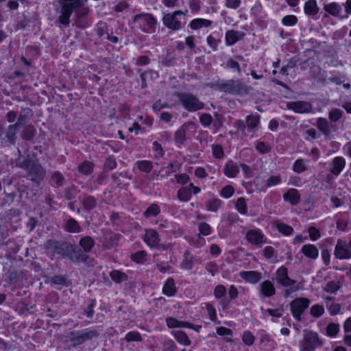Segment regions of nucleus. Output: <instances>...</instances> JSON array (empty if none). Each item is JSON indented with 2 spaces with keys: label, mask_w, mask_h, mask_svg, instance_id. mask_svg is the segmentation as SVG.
I'll list each match as a JSON object with an SVG mask.
<instances>
[{
  "label": "nucleus",
  "mask_w": 351,
  "mask_h": 351,
  "mask_svg": "<svg viewBox=\"0 0 351 351\" xmlns=\"http://www.w3.org/2000/svg\"><path fill=\"white\" fill-rule=\"evenodd\" d=\"M325 10L330 14L337 16L341 9L340 6L335 3H332L325 5Z\"/></svg>",
  "instance_id": "35"
},
{
  "label": "nucleus",
  "mask_w": 351,
  "mask_h": 351,
  "mask_svg": "<svg viewBox=\"0 0 351 351\" xmlns=\"http://www.w3.org/2000/svg\"><path fill=\"white\" fill-rule=\"evenodd\" d=\"M35 133L36 130L34 126L29 125L23 129L21 134V137L25 140L30 141L34 138Z\"/></svg>",
  "instance_id": "26"
},
{
  "label": "nucleus",
  "mask_w": 351,
  "mask_h": 351,
  "mask_svg": "<svg viewBox=\"0 0 351 351\" xmlns=\"http://www.w3.org/2000/svg\"><path fill=\"white\" fill-rule=\"evenodd\" d=\"M302 252L307 257L315 259L318 256L319 251L313 245H304L302 248Z\"/></svg>",
  "instance_id": "18"
},
{
  "label": "nucleus",
  "mask_w": 351,
  "mask_h": 351,
  "mask_svg": "<svg viewBox=\"0 0 351 351\" xmlns=\"http://www.w3.org/2000/svg\"><path fill=\"white\" fill-rule=\"evenodd\" d=\"M335 255L337 258H350L351 257L350 251L345 247L343 242L339 240L335 247Z\"/></svg>",
  "instance_id": "11"
},
{
  "label": "nucleus",
  "mask_w": 351,
  "mask_h": 351,
  "mask_svg": "<svg viewBox=\"0 0 351 351\" xmlns=\"http://www.w3.org/2000/svg\"><path fill=\"white\" fill-rule=\"evenodd\" d=\"M145 241L150 247H156L158 245L159 237L157 232L153 229L147 230L145 236Z\"/></svg>",
  "instance_id": "12"
},
{
  "label": "nucleus",
  "mask_w": 351,
  "mask_h": 351,
  "mask_svg": "<svg viewBox=\"0 0 351 351\" xmlns=\"http://www.w3.org/2000/svg\"><path fill=\"white\" fill-rule=\"evenodd\" d=\"M234 193V188L228 185L225 186L221 191V195L225 197H230Z\"/></svg>",
  "instance_id": "57"
},
{
  "label": "nucleus",
  "mask_w": 351,
  "mask_h": 351,
  "mask_svg": "<svg viewBox=\"0 0 351 351\" xmlns=\"http://www.w3.org/2000/svg\"><path fill=\"white\" fill-rule=\"evenodd\" d=\"M82 5V3L80 0H73L70 3H63L61 8V15L58 18L60 23L65 25H69V18L73 10Z\"/></svg>",
  "instance_id": "4"
},
{
  "label": "nucleus",
  "mask_w": 351,
  "mask_h": 351,
  "mask_svg": "<svg viewBox=\"0 0 351 351\" xmlns=\"http://www.w3.org/2000/svg\"><path fill=\"white\" fill-rule=\"evenodd\" d=\"M163 293L167 295H173L176 291L174 280L171 278H169L165 282L163 289Z\"/></svg>",
  "instance_id": "23"
},
{
  "label": "nucleus",
  "mask_w": 351,
  "mask_h": 351,
  "mask_svg": "<svg viewBox=\"0 0 351 351\" xmlns=\"http://www.w3.org/2000/svg\"><path fill=\"white\" fill-rule=\"evenodd\" d=\"M199 230L201 234L204 235H208L210 232V228L208 224L206 223H202L199 224Z\"/></svg>",
  "instance_id": "64"
},
{
  "label": "nucleus",
  "mask_w": 351,
  "mask_h": 351,
  "mask_svg": "<svg viewBox=\"0 0 351 351\" xmlns=\"http://www.w3.org/2000/svg\"><path fill=\"white\" fill-rule=\"evenodd\" d=\"M221 206V201L219 199H213L208 202L206 204L207 209L210 211L215 212Z\"/></svg>",
  "instance_id": "44"
},
{
  "label": "nucleus",
  "mask_w": 351,
  "mask_h": 351,
  "mask_svg": "<svg viewBox=\"0 0 351 351\" xmlns=\"http://www.w3.org/2000/svg\"><path fill=\"white\" fill-rule=\"evenodd\" d=\"M178 197L180 200L186 202L191 197V190L188 187H183L179 190Z\"/></svg>",
  "instance_id": "33"
},
{
  "label": "nucleus",
  "mask_w": 351,
  "mask_h": 351,
  "mask_svg": "<svg viewBox=\"0 0 351 351\" xmlns=\"http://www.w3.org/2000/svg\"><path fill=\"white\" fill-rule=\"evenodd\" d=\"M317 125L318 129L326 135H328L330 134V128H332V125H330L328 121L324 118H319L317 119Z\"/></svg>",
  "instance_id": "25"
},
{
  "label": "nucleus",
  "mask_w": 351,
  "mask_h": 351,
  "mask_svg": "<svg viewBox=\"0 0 351 351\" xmlns=\"http://www.w3.org/2000/svg\"><path fill=\"white\" fill-rule=\"evenodd\" d=\"M24 112V114H20L17 121L16 122V124H17L20 127L26 121L27 118L31 115V110L29 108L25 109Z\"/></svg>",
  "instance_id": "46"
},
{
  "label": "nucleus",
  "mask_w": 351,
  "mask_h": 351,
  "mask_svg": "<svg viewBox=\"0 0 351 351\" xmlns=\"http://www.w3.org/2000/svg\"><path fill=\"white\" fill-rule=\"evenodd\" d=\"M193 257L189 253H185L184 259L182 261V267L186 270H191L193 265Z\"/></svg>",
  "instance_id": "34"
},
{
  "label": "nucleus",
  "mask_w": 351,
  "mask_h": 351,
  "mask_svg": "<svg viewBox=\"0 0 351 351\" xmlns=\"http://www.w3.org/2000/svg\"><path fill=\"white\" fill-rule=\"evenodd\" d=\"M66 229L67 231L76 232L79 231L80 227L75 220L71 219L66 223Z\"/></svg>",
  "instance_id": "39"
},
{
  "label": "nucleus",
  "mask_w": 351,
  "mask_h": 351,
  "mask_svg": "<svg viewBox=\"0 0 351 351\" xmlns=\"http://www.w3.org/2000/svg\"><path fill=\"white\" fill-rule=\"evenodd\" d=\"M186 132L183 128L178 130L175 134V140L178 143H183L185 141Z\"/></svg>",
  "instance_id": "52"
},
{
  "label": "nucleus",
  "mask_w": 351,
  "mask_h": 351,
  "mask_svg": "<svg viewBox=\"0 0 351 351\" xmlns=\"http://www.w3.org/2000/svg\"><path fill=\"white\" fill-rule=\"evenodd\" d=\"M322 345L317 333L312 331L307 332L304 340L301 343L302 351H314L317 346Z\"/></svg>",
  "instance_id": "6"
},
{
  "label": "nucleus",
  "mask_w": 351,
  "mask_h": 351,
  "mask_svg": "<svg viewBox=\"0 0 351 351\" xmlns=\"http://www.w3.org/2000/svg\"><path fill=\"white\" fill-rule=\"evenodd\" d=\"M213 154L217 158H221L223 156V149L221 145H215L213 147Z\"/></svg>",
  "instance_id": "59"
},
{
  "label": "nucleus",
  "mask_w": 351,
  "mask_h": 351,
  "mask_svg": "<svg viewBox=\"0 0 351 351\" xmlns=\"http://www.w3.org/2000/svg\"><path fill=\"white\" fill-rule=\"evenodd\" d=\"M20 128L21 127L16 123L8 126V129L5 131V138L8 142H10L12 144H14L15 143V140L16 138V134Z\"/></svg>",
  "instance_id": "16"
},
{
  "label": "nucleus",
  "mask_w": 351,
  "mask_h": 351,
  "mask_svg": "<svg viewBox=\"0 0 351 351\" xmlns=\"http://www.w3.org/2000/svg\"><path fill=\"white\" fill-rule=\"evenodd\" d=\"M324 312V307L318 304L313 306L311 308V314L315 317H320Z\"/></svg>",
  "instance_id": "42"
},
{
  "label": "nucleus",
  "mask_w": 351,
  "mask_h": 351,
  "mask_svg": "<svg viewBox=\"0 0 351 351\" xmlns=\"http://www.w3.org/2000/svg\"><path fill=\"white\" fill-rule=\"evenodd\" d=\"M180 98L182 104L189 111L197 110L204 107L203 103L192 95L182 94Z\"/></svg>",
  "instance_id": "8"
},
{
  "label": "nucleus",
  "mask_w": 351,
  "mask_h": 351,
  "mask_svg": "<svg viewBox=\"0 0 351 351\" xmlns=\"http://www.w3.org/2000/svg\"><path fill=\"white\" fill-rule=\"evenodd\" d=\"M83 204L86 209H92L96 206V200L93 197H88L83 201Z\"/></svg>",
  "instance_id": "51"
},
{
  "label": "nucleus",
  "mask_w": 351,
  "mask_h": 351,
  "mask_svg": "<svg viewBox=\"0 0 351 351\" xmlns=\"http://www.w3.org/2000/svg\"><path fill=\"white\" fill-rule=\"evenodd\" d=\"M226 292V289L223 285H218L215 289V296L220 298L225 295Z\"/></svg>",
  "instance_id": "56"
},
{
  "label": "nucleus",
  "mask_w": 351,
  "mask_h": 351,
  "mask_svg": "<svg viewBox=\"0 0 351 351\" xmlns=\"http://www.w3.org/2000/svg\"><path fill=\"white\" fill-rule=\"evenodd\" d=\"M239 170L238 166L232 161H229L226 164L224 169V173L226 176L231 178H234L239 173Z\"/></svg>",
  "instance_id": "21"
},
{
  "label": "nucleus",
  "mask_w": 351,
  "mask_h": 351,
  "mask_svg": "<svg viewBox=\"0 0 351 351\" xmlns=\"http://www.w3.org/2000/svg\"><path fill=\"white\" fill-rule=\"evenodd\" d=\"M309 236L313 241L317 239L320 237L319 230L314 226H311L308 228Z\"/></svg>",
  "instance_id": "58"
},
{
  "label": "nucleus",
  "mask_w": 351,
  "mask_h": 351,
  "mask_svg": "<svg viewBox=\"0 0 351 351\" xmlns=\"http://www.w3.org/2000/svg\"><path fill=\"white\" fill-rule=\"evenodd\" d=\"M246 238L249 242L256 245L263 242V234L254 230L248 231L246 234Z\"/></svg>",
  "instance_id": "14"
},
{
  "label": "nucleus",
  "mask_w": 351,
  "mask_h": 351,
  "mask_svg": "<svg viewBox=\"0 0 351 351\" xmlns=\"http://www.w3.org/2000/svg\"><path fill=\"white\" fill-rule=\"evenodd\" d=\"M341 117V112L339 109H333L329 113V118L332 121H337Z\"/></svg>",
  "instance_id": "53"
},
{
  "label": "nucleus",
  "mask_w": 351,
  "mask_h": 351,
  "mask_svg": "<svg viewBox=\"0 0 351 351\" xmlns=\"http://www.w3.org/2000/svg\"><path fill=\"white\" fill-rule=\"evenodd\" d=\"M244 36L243 33L230 30L226 33V38L228 45H233L237 40L241 39Z\"/></svg>",
  "instance_id": "19"
},
{
  "label": "nucleus",
  "mask_w": 351,
  "mask_h": 351,
  "mask_svg": "<svg viewBox=\"0 0 351 351\" xmlns=\"http://www.w3.org/2000/svg\"><path fill=\"white\" fill-rule=\"evenodd\" d=\"M125 339L128 342L141 341L142 337L140 333L138 332H130L126 335Z\"/></svg>",
  "instance_id": "37"
},
{
  "label": "nucleus",
  "mask_w": 351,
  "mask_h": 351,
  "mask_svg": "<svg viewBox=\"0 0 351 351\" xmlns=\"http://www.w3.org/2000/svg\"><path fill=\"white\" fill-rule=\"evenodd\" d=\"M138 168L143 171L149 172L152 169V164L149 161H141L138 162Z\"/></svg>",
  "instance_id": "45"
},
{
  "label": "nucleus",
  "mask_w": 351,
  "mask_h": 351,
  "mask_svg": "<svg viewBox=\"0 0 351 351\" xmlns=\"http://www.w3.org/2000/svg\"><path fill=\"white\" fill-rule=\"evenodd\" d=\"M293 170L297 173H301L305 170V167L302 160H297L293 165Z\"/></svg>",
  "instance_id": "61"
},
{
  "label": "nucleus",
  "mask_w": 351,
  "mask_h": 351,
  "mask_svg": "<svg viewBox=\"0 0 351 351\" xmlns=\"http://www.w3.org/2000/svg\"><path fill=\"white\" fill-rule=\"evenodd\" d=\"M94 167V164L90 161H84L78 166V171L82 174L90 175L92 173Z\"/></svg>",
  "instance_id": "24"
},
{
  "label": "nucleus",
  "mask_w": 351,
  "mask_h": 351,
  "mask_svg": "<svg viewBox=\"0 0 351 351\" xmlns=\"http://www.w3.org/2000/svg\"><path fill=\"white\" fill-rule=\"evenodd\" d=\"M305 12L308 14H315L317 12V8L315 0H309L305 4Z\"/></svg>",
  "instance_id": "32"
},
{
  "label": "nucleus",
  "mask_w": 351,
  "mask_h": 351,
  "mask_svg": "<svg viewBox=\"0 0 351 351\" xmlns=\"http://www.w3.org/2000/svg\"><path fill=\"white\" fill-rule=\"evenodd\" d=\"M211 88H217L221 91L234 95L248 93L247 87L239 81L228 80L224 83L208 84Z\"/></svg>",
  "instance_id": "2"
},
{
  "label": "nucleus",
  "mask_w": 351,
  "mask_h": 351,
  "mask_svg": "<svg viewBox=\"0 0 351 351\" xmlns=\"http://www.w3.org/2000/svg\"><path fill=\"white\" fill-rule=\"evenodd\" d=\"M287 107L298 113L308 112L312 108L310 103L304 101L288 102Z\"/></svg>",
  "instance_id": "9"
},
{
  "label": "nucleus",
  "mask_w": 351,
  "mask_h": 351,
  "mask_svg": "<svg viewBox=\"0 0 351 351\" xmlns=\"http://www.w3.org/2000/svg\"><path fill=\"white\" fill-rule=\"evenodd\" d=\"M344 159L341 157H336L332 161L331 172L335 175H338L344 167Z\"/></svg>",
  "instance_id": "20"
},
{
  "label": "nucleus",
  "mask_w": 351,
  "mask_h": 351,
  "mask_svg": "<svg viewBox=\"0 0 351 351\" xmlns=\"http://www.w3.org/2000/svg\"><path fill=\"white\" fill-rule=\"evenodd\" d=\"M117 166V162L115 159L112 157H108L105 162L104 169L106 170H111L115 168Z\"/></svg>",
  "instance_id": "54"
},
{
  "label": "nucleus",
  "mask_w": 351,
  "mask_h": 351,
  "mask_svg": "<svg viewBox=\"0 0 351 351\" xmlns=\"http://www.w3.org/2000/svg\"><path fill=\"white\" fill-rule=\"evenodd\" d=\"M284 199L285 201L289 202L292 205H296L300 202V195L298 190L291 189L284 195Z\"/></svg>",
  "instance_id": "13"
},
{
  "label": "nucleus",
  "mask_w": 351,
  "mask_h": 351,
  "mask_svg": "<svg viewBox=\"0 0 351 351\" xmlns=\"http://www.w3.org/2000/svg\"><path fill=\"white\" fill-rule=\"evenodd\" d=\"M23 278V274L21 271H12L10 274L9 279L10 281L13 283H16Z\"/></svg>",
  "instance_id": "41"
},
{
  "label": "nucleus",
  "mask_w": 351,
  "mask_h": 351,
  "mask_svg": "<svg viewBox=\"0 0 351 351\" xmlns=\"http://www.w3.org/2000/svg\"><path fill=\"white\" fill-rule=\"evenodd\" d=\"M243 341L245 344L251 346L254 341V337L250 331H245L243 335Z\"/></svg>",
  "instance_id": "50"
},
{
  "label": "nucleus",
  "mask_w": 351,
  "mask_h": 351,
  "mask_svg": "<svg viewBox=\"0 0 351 351\" xmlns=\"http://www.w3.org/2000/svg\"><path fill=\"white\" fill-rule=\"evenodd\" d=\"M160 213L159 206L156 204H152L144 213V215L146 217H149L151 215L156 216Z\"/></svg>",
  "instance_id": "36"
},
{
  "label": "nucleus",
  "mask_w": 351,
  "mask_h": 351,
  "mask_svg": "<svg viewBox=\"0 0 351 351\" xmlns=\"http://www.w3.org/2000/svg\"><path fill=\"white\" fill-rule=\"evenodd\" d=\"M211 25V21L206 19H197L191 22V27L194 29L202 27V26L208 27Z\"/></svg>",
  "instance_id": "29"
},
{
  "label": "nucleus",
  "mask_w": 351,
  "mask_h": 351,
  "mask_svg": "<svg viewBox=\"0 0 351 351\" xmlns=\"http://www.w3.org/2000/svg\"><path fill=\"white\" fill-rule=\"evenodd\" d=\"M326 306L328 309L330 311L331 314L336 315L340 311V304L335 303H330L332 300V298L327 297L326 298Z\"/></svg>",
  "instance_id": "30"
},
{
  "label": "nucleus",
  "mask_w": 351,
  "mask_h": 351,
  "mask_svg": "<svg viewBox=\"0 0 351 351\" xmlns=\"http://www.w3.org/2000/svg\"><path fill=\"white\" fill-rule=\"evenodd\" d=\"M52 180L58 186H62L63 184L64 178L62 175L59 172H56L52 176Z\"/></svg>",
  "instance_id": "62"
},
{
  "label": "nucleus",
  "mask_w": 351,
  "mask_h": 351,
  "mask_svg": "<svg viewBox=\"0 0 351 351\" xmlns=\"http://www.w3.org/2000/svg\"><path fill=\"white\" fill-rule=\"evenodd\" d=\"M111 278L117 283L125 281L128 279L127 275L119 270H114L110 273Z\"/></svg>",
  "instance_id": "27"
},
{
  "label": "nucleus",
  "mask_w": 351,
  "mask_h": 351,
  "mask_svg": "<svg viewBox=\"0 0 351 351\" xmlns=\"http://www.w3.org/2000/svg\"><path fill=\"white\" fill-rule=\"evenodd\" d=\"M276 280L278 283L285 287H289L295 283V280L289 278L287 269L285 267H281L277 270Z\"/></svg>",
  "instance_id": "10"
},
{
  "label": "nucleus",
  "mask_w": 351,
  "mask_h": 351,
  "mask_svg": "<svg viewBox=\"0 0 351 351\" xmlns=\"http://www.w3.org/2000/svg\"><path fill=\"white\" fill-rule=\"evenodd\" d=\"M259 123L258 116L250 115L247 117L246 123L248 128H254Z\"/></svg>",
  "instance_id": "43"
},
{
  "label": "nucleus",
  "mask_w": 351,
  "mask_h": 351,
  "mask_svg": "<svg viewBox=\"0 0 351 351\" xmlns=\"http://www.w3.org/2000/svg\"><path fill=\"white\" fill-rule=\"evenodd\" d=\"M47 249L53 250L55 252L62 256L68 255L71 251H74L73 245L62 241L49 240L45 245Z\"/></svg>",
  "instance_id": "5"
},
{
  "label": "nucleus",
  "mask_w": 351,
  "mask_h": 351,
  "mask_svg": "<svg viewBox=\"0 0 351 351\" xmlns=\"http://www.w3.org/2000/svg\"><path fill=\"white\" fill-rule=\"evenodd\" d=\"M99 332L96 330H92L82 334L75 332H71L66 335V338L69 341L72 342V346L75 347L82 344L85 341L92 339L97 337Z\"/></svg>",
  "instance_id": "3"
},
{
  "label": "nucleus",
  "mask_w": 351,
  "mask_h": 351,
  "mask_svg": "<svg viewBox=\"0 0 351 351\" xmlns=\"http://www.w3.org/2000/svg\"><path fill=\"white\" fill-rule=\"evenodd\" d=\"M176 337L177 340L182 343L185 345L190 344V340L189 339L187 335L182 331H179L176 333Z\"/></svg>",
  "instance_id": "48"
},
{
  "label": "nucleus",
  "mask_w": 351,
  "mask_h": 351,
  "mask_svg": "<svg viewBox=\"0 0 351 351\" xmlns=\"http://www.w3.org/2000/svg\"><path fill=\"white\" fill-rule=\"evenodd\" d=\"M309 302V300L304 298H297L291 302V310L296 319L300 320V315L308 308Z\"/></svg>",
  "instance_id": "7"
},
{
  "label": "nucleus",
  "mask_w": 351,
  "mask_h": 351,
  "mask_svg": "<svg viewBox=\"0 0 351 351\" xmlns=\"http://www.w3.org/2000/svg\"><path fill=\"white\" fill-rule=\"evenodd\" d=\"M339 289V287L335 282H328L326 287L324 288V291L330 293H335Z\"/></svg>",
  "instance_id": "60"
},
{
  "label": "nucleus",
  "mask_w": 351,
  "mask_h": 351,
  "mask_svg": "<svg viewBox=\"0 0 351 351\" xmlns=\"http://www.w3.org/2000/svg\"><path fill=\"white\" fill-rule=\"evenodd\" d=\"M297 22V18L293 15H288L283 18L282 23L285 25H293Z\"/></svg>",
  "instance_id": "55"
},
{
  "label": "nucleus",
  "mask_w": 351,
  "mask_h": 351,
  "mask_svg": "<svg viewBox=\"0 0 351 351\" xmlns=\"http://www.w3.org/2000/svg\"><path fill=\"white\" fill-rule=\"evenodd\" d=\"M277 228L279 232L285 235H289L293 232V228L291 226L284 223H278Z\"/></svg>",
  "instance_id": "47"
},
{
  "label": "nucleus",
  "mask_w": 351,
  "mask_h": 351,
  "mask_svg": "<svg viewBox=\"0 0 351 351\" xmlns=\"http://www.w3.org/2000/svg\"><path fill=\"white\" fill-rule=\"evenodd\" d=\"M236 208L241 214H245L247 213V205L243 197H240L237 199Z\"/></svg>",
  "instance_id": "38"
},
{
  "label": "nucleus",
  "mask_w": 351,
  "mask_h": 351,
  "mask_svg": "<svg viewBox=\"0 0 351 351\" xmlns=\"http://www.w3.org/2000/svg\"><path fill=\"white\" fill-rule=\"evenodd\" d=\"M261 290L262 293L266 297H269L275 293V288L269 280H266L261 284Z\"/></svg>",
  "instance_id": "22"
},
{
  "label": "nucleus",
  "mask_w": 351,
  "mask_h": 351,
  "mask_svg": "<svg viewBox=\"0 0 351 351\" xmlns=\"http://www.w3.org/2000/svg\"><path fill=\"white\" fill-rule=\"evenodd\" d=\"M147 254L145 251H139L135 254H132V260L136 263H142L145 258Z\"/></svg>",
  "instance_id": "49"
},
{
  "label": "nucleus",
  "mask_w": 351,
  "mask_h": 351,
  "mask_svg": "<svg viewBox=\"0 0 351 351\" xmlns=\"http://www.w3.org/2000/svg\"><path fill=\"white\" fill-rule=\"evenodd\" d=\"M51 282L54 285H64L66 278L62 276H56L51 278Z\"/></svg>",
  "instance_id": "63"
},
{
  "label": "nucleus",
  "mask_w": 351,
  "mask_h": 351,
  "mask_svg": "<svg viewBox=\"0 0 351 351\" xmlns=\"http://www.w3.org/2000/svg\"><path fill=\"white\" fill-rule=\"evenodd\" d=\"M163 21L166 26L172 29H178L180 27V23L176 20L174 15H165L163 17Z\"/></svg>",
  "instance_id": "15"
},
{
  "label": "nucleus",
  "mask_w": 351,
  "mask_h": 351,
  "mask_svg": "<svg viewBox=\"0 0 351 351\" xmlns=\"http://www.w3.org/2000/svg\"><path fill=\"white\" fill-rule=\"evenodd\" d=\"M339 331V324L331 323L328 324L326 328V333L328 336L335 337Z\"/></svg>",
  "instance_id": "40"
},
{
  "label": "nucleus",
  "mask_w": 351,
  "mask_h": 351,
  "mask_svg": "<svg viewBox=\"0 0 351 351\" xmlns=\"http://www.w3.org/2000/svg\"><path fill=\"white\" fill-rule=\"evenodd\" d=\"M80 243L85 252H88L93 247L94 241L90 237H85L81 239Z\"/></svg>",
  "instance_id": "31"
},
{
  "label": "nucleus",
  "mask_w": 351,
  "mask_h": 351,
  "mask_svg": "<svg viewBox=\"0 0 351 351\" xmlns=\"http://www.w3.org/2000/svg\"><path fill=\"white\" fill-rule=\"evenodd\" d=\"M167 324L169 328L182 327V326H187L190 328H195V327L190 323L180 322L177 319L172 318V317H169L167 319Z\"/></svg>",
  "instance_id": "28"
},
{
  "label": "nucleus",
  "mask_w": 351,
  "mask_h": 351,
  "mask_svg": "<svg viewBox=\"0 0 351 351\" xmlns=\"http://www.w3.org/2000/svg\"><path fill=\"white\" fill-rule=\"evenodd\" d=\"M16 165L25 169L30 180L38 184L43 180L45 176L44 168L39 163L30 158L23 160V161H18Z\"/></svg>",
  "instance_id": "1"
},
{
  "label": "nucleus",
  "mask_w": 351,
  "mask_h": 351,
  "mask_svg": "<svg viewBox=\"0 0 351 351\" xmlns=\"http://www.w3.org/2000/svg\"><path fill=\"white\" fill-rule=\"evenodd\" d=\"M240 276L251 283L257 282L261 279V274L254 271H243L240 274Z\"/></svg>",
  "instance_id": "17"
}]
</instances>
